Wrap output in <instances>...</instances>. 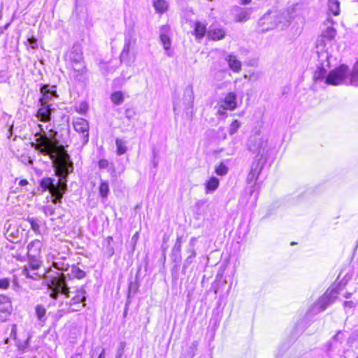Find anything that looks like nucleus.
<instances>
[{
    "mask_svg": "<svg viewBox=\"0 0 358 358\" xmlns=\"http://www.w3.org/2000/svg\"><path fill=\"white\" fill-rule=\"evenodd\" d=\"M39 129L35 134L36 141L31 145L43 155H47L52 161V164L59 180L57 183L55 179L45 178L41 180L40 186L43 190H48L53 197L54 204L60 203L64 194L67 189L68 175L73 170V162L70 156L64 147L58 142L48 136L41 124H38Z\"/></svg>",
    "mask_w": 358,
    "mask_h": 358,
    "instance_id": "nucleus-1",
    "label": "nucleus"
},
{
    "mask_svg": "<svg viewBox=\"0 0 358 358\" xmlns=\"http://www.w3.org/2000/svg\"><path fill=\"white\" fill-rule=\"evenodd\" d=\"M269 150L270 148L268 145L267 140L262 138H259L250 148L251 152H257L255 159L252 163L250 173L248 176V180L249 179L251 181L255 180V183L250 187V196L248 198V203H249L251 207H255L257 204L260 188V185L257 180L266 162V157Z\"/></svg>",
    "mask_w": 358,
    "mask_h": 358,
    "instance_id": "nucleus-2",
    "label": "nucleus"
},
{
    "mask_svg": "<svg viewBox=\"0 0 358 358\" xmlns=\"http://www.w3.org/2000/svg\"><path fill=\"white\" fill-rule=\"evenodd\" d=\"M328 24L331 26H327L324 30L317 41L316 45V54H317V70L315 71V78L321 79L324 78L325 72L324 70L329 66V59L331 58V55L329 51L331 47V41L334 38L336 34V30L331 26L332 20L328 18L327 20Z\"/></svg>",
    "mask_w": 358,
    "mask_h": 358,
    "instance_id": "nucleus-3",
    "label": "nucleus"
},
{
    "mask_svg": "<svg viewBox=\"0 0 358 358\" xmlns=\"http://www.w3.org/2000/svg\"><path fill=\"white\" fill-rule=\"evenodd\" d=\"M42 246L41 241L38 239L34 240L28 244L27 248L28 262L27 264L19 268L18 271L20 276L34 280L40 279L41 275L38 273V270L42 264L41 257Z\"/></svg>",
    "mask_w": 358,
    "mask_h": 358,
    "instance_id": "nucleus-4",
    "label": "nucleus"
},
{
    "mask_svg": "<svg viewBox=\"0 0 358 358\" xmlns=\"http://www.w3.org/2000/svg\"><path fill=\"white\" fill-rule=\"evenodd\" d=\"M289 22V17L287 11L272 9L268 10L259 18L258 28L259 31L266 32L273 29L278 25H281L282 28L287 27Z\"/></svg>",
    "mask_w": 358,
    "mask_h": 358,
    "instance_id": "nucleus-5",
    "label": "nucleus"
},
{
    "mask_svg": "<svg viewBox=\"0 0 358 358\" xmlns=\"http://www.w3.org/2000/svg\"><path fill=\"white\" fill-rule=\"evenodd\" d=\"M332 59L333 57L331 56V58L329 59V66L324 70L325 74L324 78L321 79H316L315 72L314 73L313 79L315 82L324 81V83L327 85H339L345 81L349 73L348 66L345 64L340 65L338 67L331 70L329 73L327 74V71L331 67Z\"/></svg>",
    "mask_w": 358,
    "mask_h": 358,
    "instance_id": "nucleus-6",
    "label": "nucleus"
},
{
    "mask_svg": "<svg viewBox=\"0 0 358 358\" xmlns=\"http://www.w3.org/2000/svg\"><path fill=\"white\" fill-rule=\"evenodd\" d=\"M338 294V287H329L324 294L313 304L311 311L314 313L324 311L329 306L335 301Z\"/></svg>",
    "mask_w": 358,
    "mask_h": 358,
    "instance_id": "nucleus-7",
    "label": "nucleus"
},
{
    "mask_svg": "<svg viewBox=\"0 0 358 358\" xmlns=\"http://www.w3.org/2000/svg\"><path fill=\"white\" fill-rule=\"evenodd\" d=\"M49 289L50 290V296L54 299H57L59 293L69 297L70 290L66 282L65 275L62 273L59 276L52 278L49 284Z\"/></svg>",
    "mask_w": 358,
    "mask_h": 358,
    "instance_id": "nucleus-8",
    "label": "nucleus"
},
{
    "mask_svg": "<svg viewBox=\"0 0 358 358\" xmlns=\"http://www.w3.org/2000/svg\"><path fill=\"white\" fill-rule=\"evenodd\" d=\"M69 58L72 63L79 65L78 68L76 66L74 67V71L83 73L85 70V66L83 64V52L80 45H73L72 47Z\"/></svg>",
    "mask_w": 358,
    "mask_h": 358,
    "instance_id": "nucleus-9",
    "label": "nucleus"
},
{
    "mask_svg": "<svg viewBox=\"0 0 358 358\" xmlns=\"http://www.w3.org/2000/svg\"><path fill=\"white\" fill-rule=\"evenodd\" d=\"M73 126L77 132L82 134L83 144L85 145L89 141L88 122L82 117H76L73 119Z\"/></svg>",
    "mask_w": 358,
    "mask_h": 358,
    "instance_id": "nucleus-10",
    "label": "nucleus"
},
{
    "mask_svg": "<svg viewBox=\"0 0 358 358\" xmlns=\"http://www.w3.org/2000/svg\"><path fill=\"white\" fill-rule=\"evenodd\" d=\"M86 292L84 289V287L82 286L79 289L76 290V294L73 296L70 302L69 306L71 309V311H78L82 308H83L85 304V301L86 300Z\"/></svg>",
    "mask_w": 358,
    "mask_h": 358,
    "instance_id": "nucleus-11",
    "label": "nucleus"
},
{
    "mask_svg": "<svg viewBox=\"0 0 358 358\" xmlns=\"http://www.w3.org/2000/svg\"><path fill=\"white\" fill-rule=\"evenodd\" d=\"M55 86L44 85L41 87L42 96L39 99L40 104L50 105V102L53 97H57V92Z\"/></svg>",
    "mask_w": 358,
    "mask_h": 358,
    "instance_id": "nucleus-12",
    "label": "nucleus"
},
{
    "mask_svg": "<svg viewBox=\"0 0 358 358\" xmlns=\"http://www.w3.org/2000/svg\"><path fill=\"white\" fill-rule=\"evenodd\" d=\"M136 43V39L134 37L131 36L125 37L124 47L120 54L121 62H129L130 50L135 46Z\"/></svg>",
    "mask_w": 358,
    "mask_h": 358,
    "instance_id": "nucleus-13",
    "label": "nucleus"
},
{
    "mask_svg": "<svg viewBox=\"0 0 358 358\" xmlns=\"http://www.w3.org/2000/svg\"><path fill=\"white\" fill-rule=\"evenodd\" d=\"M51 105L40 104V107L37 110L36 117L38 120L43 122H48L51 120Z\"/></svg>",
    "mask_w": 358,
    "mask_h": 358,
    "instance_id": "nucleus-14",
    "label": "nucleus"
},
{
    "mask_svg": "<svg viewBox=\"0 0 358 358\" xmlns=\"http://www.w3.org/2000/svg\"><path fill=\"white\" fill-rule=\"evenodd\" d=\"M218 103L221 104V107L232 110L236 108V94L233 92H229L224 98L221 99Z\"/></svg>",
    "mask_w": 358,
    "mask_h": 358,
    "instance_id": "nucleus-15",
    "label": "nucleus"
},
{
    "mask_svg": "<svg viewBox=\"0 0 358 358\" xmlns=\"http://www.w3.org/2000/svg\"><path fill=\"white\" fill-rule=\"evenodd\" d=\"M13 310L10 299L4 294H0V313L9 315Z\"/></svg>",
    "mask_w": 358,
    "mask_h": 358,
    "instance_id": "nucleus-16",
    "label": "nucleus"
},
{
    "mask_svg": "<svg viewBox=\"0 0 358 358\" xmlns=\"http://www.w3.org/2000/svg\"><path fill=\"white\" fill-rule=\"evenodd\" d=\"M194 103V92L192 88H186L183 95V104L187 113L192 109Z\"/></svg>",
    "mask_w": 358,
    "mask_h": 358,
    "instance_id": "nucleus-17",
    "label": "nucleus"
},
{
    "mask_svg": "<svg viewBox=\"0 0 358 358\" xmlns=\"http://www.w3.org/2000/svg\"><path fill=\"white\" fill-rule=\"evenodd\" d=\"M207 24L199 21L194 23V35L197 40L202 39L208 33L206 29Z\"/></svg>",
    "mask_w": 358,
    "mask_h": 358,
    "instance_id": "nucleus-18",
    "label": "nucleus"
},
{
    "mask_svg": "<svg viewBox=\"0 0 358 358\" xmlns=\"http://www.w3.org/2000/svg\"><path fill=\"white\" fill-rule=\"evenodd\" d=\"M169 28L168 26H162L160 30V40L165 50H169L171 47V40L167 33L169 32Z\"/></svg>",
    "mask_w": 358,
    "mask_h": 358,
    "instance_id": "nucleus-19",
    "label": "nucleus"
},
{
    "mask_svg": "<svg viewBox=\"0 0 358 358\" xmlns=\"http://www.w3.org/2000/svg\"><path fill=\"white\" fill-rule=\"evenodd\" d=\"M35 314L41 325H43L47 320L46 308L41 304H38L35 306Z\"/></svg>",
    "mask_w": 358,
    "mask_h": 358,
    "instance_id": "nucleus-20",
    "label": "nucleus"
},
{
    "mask_svg": "<svg viewBox=\"0 0 358 358\" xmlns=\"http://www.w3.org/2000/svg\"><path fill=\"white\" fill-rule=\"evenodd\" d=\"M181 238H177L176 242L172 248V259L174 262H179L181 260Z\"/></svg>",
    "mask_w": 358,
    "mask_h": 358,
    "instance_id": "nucleus-21",
    "label": "nucleus"
},
{
    "mask_svg": "<svg viewBox=\"0 0 358 358\" xmlns=\"http://www.w3.org/2000/svg\"><path fill=\"white\" fill-rule=\"evenodd\" d=\"M229 68L234 72H238L241 69V63L235 56L229 55L226 57Z\"/></svg>",
    "mask_w": 358,
    "mask_h": 358,
    "instance_id": "nucleus-22",
    "label": "nucleus"
},
{
    "mask_svg": "<svg viewBox=\"0 0 358 358\" xmlns=\"http://www.w3.org/2000/svg\"><path fill=\"white\" fill-rule=\"evenodd\" d=\"M225 36V31L222 29H209L207 33L208 38L213 41H217L223 38Z\"/></svg>",
    "mask_w": 358,
    "mask_h": 358,
    "instance_id": "nucleus-23",
    "label": "nucleus"
},
{
    "mask_svg": "<svg viewBox=\"0 0 358 358\" xmlns=\"http://www.w3.org/2000/svg\"><path fill=\"white\" fill-rule=\"evenodd\" d=\"M198 343L194 341L186 351L182 352L179 358H193L196 350Z\"/></svg>",
    "mask_w": 358,
    "mask_h": 358,
    "instance_id": "nucleus-24",
    "label": "nucleus"
},
{
    "mask_svg": "<svg viewBox=\"0 0 358 358\" xmlns=\"http://www.w3.org/2000/svg\"><path fill=\"white\" fill-rule=\"evenodd\" d=\"M115 144L117 147L116 153L117 155H122L127 152V147L126 141L117 138L115 140Z\"/></svg>",
    "mask_w": 358,
    "mask_h": 358,
    "instance_id": "nucleus-25",
    "label": "nucleus"
},
{
    "mask_svg": "<svg viewBox=\"0 0 358 358\" xmlns=\"http://www.w3.org/2000/svg\"><path fill=\"white\" fill-rule=\"evenodd\" d=\"M328 9L334 15L340 14V2L338 0H329Z\"/></svg>",
    "mask_w": 358,
    "mask_h": 358,
    "instance_id": "nucleus-26",
    "label": "nucleus"
},
{
    "mask_svg": "<svg viewBox=\"0 0 358 358\" xmlns=\"http://www.w3.org/2000/svg\"><path fill=\"white\" fill-rule=\"evenodd\" d=\"M153 6L157 13H163L168 9L169 4L165 0H155Z\"/></svg>",
    "mask_w": 358,
    "mask_h": 358,
    "instance_id": "nucleus-27",
    "label": "nucleus"
},
{
    "mask_svg": "<svg viewBox=\"0 0 358 358\" xmlns=\"http://www.w3.org/2000/svg\"><path fill=\"white\" fill-rule=\"evenodd\" d=\"M110 100L115 105H120L124 102V96L122 91H116L111 94Z\"/></svg>",
    "mask_w": 358,
    "mask_h": 358,
    "instance_id": "nucleus-28",
    "label": "nucleus"
},
{
    "mask_svg": "<svg viewBox=\"0 0 358 358\" xmlns=\"http://www.w3.org/2000/svg\"><path fill=\"white\" fill-rule=\"evenodd\" d=\"M219 180L215 177H212L206 183V192L215 191L219 186Z\"/></svg>",
    "mask_w": 358,
    "mask_h": 358,
    "instance_id": "nucleus-29",
    "label": "nucleus"
},
{
    "mask_svg": "<svg viewBox=\"0 0 358 358\" xmlns=\"http://www.w3.org/2000/svg\"><path fill=\"white\" fill-rule=\"evenodd\" d=\"M350 80L351 85L358 87V61L353 66Z\"/></svg>",
    "mask_w": 358,
    "mask_h": 358,
    "instance_id": "nucleus-30",
    "label": "nucleus"
},
{
    "mask_svg": "<svg viewBox=\"0 0 358 358\" xmlns=\"http://www.w3.org/2000/svg\"><path fill=\"white\" fill-rule=\"evenodd\" d=\"M232 12L235 15V19L237 22H241L245 17V12L237 6L233 8Z\"/></svg>",
    "mask_w": 358,
    "mask_h": 358,
    "instance_id": "nucleus-31",
    "label": "nucleus"
},
{
    "mask_svg": "<svg viewBox=\"0 0 358 358\" xmlns=\"http://www.w3.org/2000/svg\"><path fill=\"white\" fill-rule=\"evenodd\" d=\"M99 189L100 196L103 199L107 198L108 192H109L108 182L105 180H101V183H100Z\"/></svg>",
    "mask_w": 358,
    "mask_h": 358,
    "instance_id": "nucleus-32",
    "label": "nucleus"
},
{
    "mask_svg": "<svg viewBox=\"0 0 358 358\" xmlns=\"http://www.w3.org/2000/svg\"><path fill=\"white\" fill-rule=\"evenodd\" d=\"M228 170V167L223 162H221L215 166V172L217 175L223 176L227 174Z\"/></svg>",
    "mask_w": 358,
    "mask_h": 358,
    "instance_id": "nucleus-33",
    "label": "nucleus"
},
{
    "mask_svg": "<svg viewBox=\"0 0 358 358\" xmlns=\"http://www.w3.org/2000/svg\"><path fill=\"white\" fill-rule=\"evenodd\" d=\"M71 274L78 279H82L85 276V272L80 268L73 266L71 269Z\"/></svg>",
    "mask_w": 358,
    "mask_h": 358,
    "instance_id": "nucleus-34",
    "label": "nucleus"
},
{
    "mask_svg": "<svg viewBox=\"0 0 358 358\" xmlns=\"http://www.w3.org/2000/svg\"><path fill=\"white\" fill-rule=\"evenodd\" d=\"M196 242V238L192 237L189 240V248L187 250V252L189 254V256H192L193 257H195L196 256V252L194 250V246Z\"/></svg>",
    "mask_w": 358,
    "mask_h": 358,
    "instance_id": "nucleus-35",
    "label": "nucleus"
},
{
    "mask_svg": "<svg viewBox=\"0 0 358 358\" xmlns=\"http://www.w3.org/2000/svg\"><path fill=\"white\" fill-rule=\"evenodd\" d=\"M125 347H126L125 342L122 341L119 343L117 349V352H116L115 358H122V357L124 354Z\"/></svg>",
    "mask_w": 358,
    "mask_h": 358,
    "instance_id": "nucleus-36",
    "label": "nucleus"
},
{
    "mask_svg": "<svg viewBox=\"0 0 358 358\" xmlns=\"http://www.w3.org/2000/svg\"><path fill=\"white\" fill-rule=\"evenodd\" d=\"M260 73L258 71H250L248 70V80L255 81L259 78Z\"/></svg>",
    "mask_w": 358,
    "mask_h": 358,
    "instance_id": "nucleus-37",
    "label": "nucleus"
},
{
    "mask_svg": "<svg viewBox=\"0 0 358 358\" xmlns=\"http://www.w3.org/2000/svg\"><path fill=\"white\" fill-rule=\"evenodd\" d=\"M216 109H217V111H216V115H219L222 117H224L227 115V110L228 109L224 108V107H221V104H220L219 103H217V106L215 107Z\"/></svg>",
    "mask_w": 358,
    "mask_h": 358,
    "instance_id": "nucleus-38",
    "label": "nucleus"
},
{
    "mask_svg": "<svg viewBox=\"0 0 358 358\" xmlns=\"http://www.w3.org/2000/svg\"><path fill=\"white\" fill-rule=\"evenodd\" d=\"M29 222L30 223L31 228L35 232H38L40 229L39 224L38 223V221L34 218H29Z\"/></svg>",
    "mask_w": 358,
    "mask_h": 358,
    "instance_id": "nucleus-39",
    "label": "nucleus"
},
{
    "mask_svg": "<svg viewBox=\"0 0 358 358\" xmlns=\"http://www.w3.org/2000/svg\"><path fill=\"white\" fill-rule=\"evenodd\" d=\"M23 251V248H20L15 253H13L12 256L19 261H23L25 257L24 255H22Z\"/></svg>",
    "mask_w": 358,
    "mask_h": 358,
    "instance_id": "nucleus-40",
    "label": "nucleus"
},
{
    "mask_svg": "<svg viewBox=\"0 0 358 358\" xmlns=\"http://www.w3.org/2000/svg\"><path fill=\"white\" fill-rule=\"evenodd\" d=\"M88 106L85 102H82L76 108V111L80 114H84L87 111Z\"/></svg>",
    "mask_w": 358,
    "mask_h": 358,
    "instance_id": "nucleus-41",
    "label": "nucleus"
},
{
    "mask_svg": "<svg viewBox=\"0 0 358 358\" xmlns=\"http://www.w3.org/2000/svg\"><path fill=\"white\" fill-rule=\"evenodd\" d=\"M240 127V123L237 120H234L230 125L229 133L230 134H234L236 132L238 129Z\"/></svg>",
    "mask_w": 358,
    "mask_h": 358,
    "instance_id": "nucleus-42",
    "label": "nucleus"
},
{
    "mask_svg": "<svg viewBox=\"0 0 358 358\" xmlns=\"http://www.w3.org/2000/svg\"><path fill=\"white\" fill-rule=\"evenodd\" d=\"M10 285V280L8 278H0V289H7Z\"/></svg>",
    "mask_w": 358,
    "mask_h": 358,
    "instance_id": "nucleus-43",
    "label": "nucleus"
},
{
    "mask_svg": "<svg viewBox=\"0 0 358 358\" xmlns=\"http://www.w3.org/2000/svg\"><path fill=\"white\" fill-rule=\"evenodd\" d=\"M43 212L46 215H53L55 214V208L52 206H46L43 208Z\"/></svg>",
    "mask_w": 358,
    "mask_h": 358,
    "instance_id": "nucleus-44",
    "label": "nucleus"
},
{
    "mask_svg": "<svg viewBox=\"0 0 358 358\" xmlns=\"http://www.w3.org/2000/svg\"><path fill=\"white\" fill-rule=\"evenodd\" d=\"M28 42L32 49L38 48V42L35 38L32 37L29 38Z\"/></svg>",
    "mask_w": 358,
    "mask_h": 358,
    "instance_id": "nucleus-45",
    "label": "nucleus"
},
{
    "mask_svg": "<svg viewBox=\"0 0 358 358\" xmlns=\"http://www.w3.org/2000/svg\"><path fill=\"white\" fill-rule=\"evenodd\" d=\"M109 163L107 159H102L99 161V166L100 169H106L108 167Z\"/></svg>",
    "mask_w": 358,
    "mask_h": 358,
    "instance_id": "nucleus-46",
    "label": "nucleus"
},
{
    "mask_svg": "<svg viewBox=\"0 0 358 358\" xmlns=\"http://www.w3.org/2000/svg\"><path fill=\"white\" fill-rule=\"evenodd\" d=\"M257 65L258 59L257 58H252L248 61V66H257Z\"/></svg>",
    "mask_w": 358,
    "mask_h": 358,
    "instance_id": "nucleus-47",
    "label": "nucleus"
},
{
    "mask_svg": "<svg viewBox=\"0 0 358 358\" xmlns=\"http://www.w3.org/2000/svg\"><path fill=\"white\" fill-rule=\"evenodd\" d=\"M334 339L338 341H341L343 339V334L341 331H338L334 336Z\"/></svg>",
    "mask_w": 358,
    "mask_h": 358,
    "instance_id": "nucleus-48",
    "label": "nucleus"
},
{
    "mask_svg": "<svg viewBox=\"0 0 358 358\" xmlns=\"http://www.w3.org/2000/svg\"><path fill=\"white\" fill-rule=\"evenodd\" d=\"M13 288L16 292H18L20 289V286L16 279L13 280Z\"/></svg>",
    "mask_w": 358,
    "mask_h": 358,
    "instance_id": "nucleus-49",
    "label": "nucleus"
},
{
    "mask_svg": "<svg viewBox=\"0 0 358 358\" xmlns=\"http://www.w3.org/2000/svg\"><path fill=\"white\" fill-rule=\"evenodd\" d=\"M343 305L345 308H354L355 306V303L352 301H346Z\"/></svg>",
    "mask_w": 358,
    "mask_h": 358,
    "instance_id": "nucleus-50",
    "label": "nucleus"
},
{
    "mask_svg": "<svg viewBox=\"0 0 358 358\" xmlns=\"http://www.w3.org/2000/svg\"><path fill=\"white\" fill-rule=\"evenodd\" d=\"M193 258L194 257L192 256H188V257L186 259V260L185 262L184 267H187L189 264H190L192 262Z\"/></svg>",
    "mask_w": 358,
    "mask_h": 358,
    "instance_id": "nucleus-51",
    "label": "nucleus"
},
{
    "mask_svg": "<svg viewBox=\"0 0 358 358\" xmlns=\"http://www.w3.org/2000/svg\"><path fill=\"white\" fill-rule=\"evenodd\" d=\"M28 184V181L25 179L20 180L19 182V185L25 186Z\"/></svg>",
    "mask_w": 358,
    "mask_h": 358,
    "instance_id": "nucleus-52",
    "label": "nucleus"
},
{
    "mask_svg": "<svg viewBox=\"0 0 358 358\" xmlns=\"http://www.w3.org/2000/svg\"><path fill=\"white\" fill-rule=\"evenodd\" d=\"M98 358H105V349H102L101 353L99 354Z\"/></svg>",
    "mask_w": 358,
    "mask_h": 358,
    "instance_id": "nucleus-53",
    "label": "nucleus"
},
{
    "mask_svg": "<svg viewBox=\"0 0 358 358\" xmlns=\"http://www.w3.org/2000/svg\"><path fill=\"white\" fill-rule=\"evenodd\" d=\"M344 296H345L346 299H349V298H350V296H351V293L347 292V293L344 295Z\"/></svg>",
    "mask_w": 358,
    "mask_h": 358,
    "instance_id": "nucleus-54",
    "label": "nucleus"
},
{
    "mask_svg": "<svg viewBox=\"0 0 358 358\" xmlns=\"http://www.w3.org/2000/svg\"><path fill=\"white\" fill-rule=\"evenodd\" d=\"M72 66H73V69H74L75 66H76L77 68L79 67V65H76L75 63H72Z\"/></svg>",
    "mask_w": 358,
    "mask_h": 358,
    "instance_id": "nucleus-55",
    "label": "nucleus"
},
{
    "mask_svg": "<svg viewBox=\"0 0 358 358\" xmlns=\"http://www.w3.org/2000/svg\"><path fill=\"white\" fill-rule=\"evenodd\" d=\"M241 2L243 4H245L246 3V0H241Z\"/></svg>",
    "mask_w": 358,
    "mask_h": 358,
    "instance_id": "nucleus-56",
    "label": "nucleus"
},
{
    "mask_svg": "<svg viewBox=\"0 0 358 358\" xmlns=\"http://www.w3.org/2000/svg\"><path fill=\"white\" fill-rule=\"evenodd\" d=\"M113 254V249L110 250V255H112Z\"/></svg>",
    "mask_w": 358,
    "mask_h": 358,
    "instance_id": "nucleus-57",
    "label": "nucleus"
},
{
    "mask_svg": "<svg viewBox=\"0 0 358 358\" xmlns=\"http://www.w3.org/2000/svg\"><path fill=\"white\" fill-rule=\"evenodd\" d=\"M15 329V326H13V328L12 329V332L14 331Z\"/></svg>",
    "mask_w": 358,
    "mask_h": 358,
    "instance_id": "nucleus-58",
    "label": "nucleus"
},
{
    "mask_svg": "<svg viewBox=\"0 0 358 358\" xmlns=\"http://www.w3.org/2000/svg\"><path fill=\"white\" fill-rule=\"evenodd\" d=\"M176 110V106L174 105L173 106V110Z\"/></svg>",
    "mask_w": 358,
    "mask_h": 358,
    "instance_id": "nucleus-59",
    "label": "nucleus"
},
{
    "mask_svg": "<svg viewBox=\"0 0 358 358\" xmlns=\"http://www.w3.org/2000/svg\"><path fill=\"white\" fill-rule=\"evenodd\" d=\"M127 315V310H124V315L126 316Z\"/></svg>",
    "mask_w": 358,
    "mask_h": 358,
    "instance_id": "nucleus-60",
    "label": "nucleus"
},
{
    "mask_svg": "<svg viewBox=\"0 0 358 358\" xmlns=\"http://www.w3.org/2000/svg\"><path fill=\"white\" fill-rule=\"evenodd\" d=\"M250 0H248V3L249 2Z\"/></svg>",
    "mask_w": 358,
    "mask_h": 358,
    "instance_id": "nucleus-61",
    "label": "nucleus"
},
{
    "mask_svg": "<svg viewBox=\"0 0 358 358\" xmlns=\"http://www.w3.org/2000/svg\"><path fill=\"white\" fill-rule=\"evenodd\" d=\"M356 358H358V356Z\"/></svg>",
    "mask_w": 358,
    "mask_h": 358,
    "instance_id": "nucleus-62",
    "label": "nucleus"
},
{
    "mask_svg": "<svg viewBox=\"0 0 358 358\" xmlns=\"http://www.w3.org/2000/svg\"><path fill=\"white\" fill-rule=\"evenodd\" d=\"M72 358H73V357H72Z\"/></svg>",
    "mask_w": 358,
    "mask_h": 358,
    "instance_id": "nucleus-63",
    "label": "nucleus"
}]
</instances>
